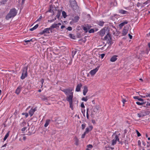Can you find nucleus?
Here are the masks:
<instances>
[{"mask_svg": "<svg viewBox=\"0 0 150 150\" xmlns=\"http://www.w3.org/2000/svg\"><path fill=\"white\" fill-rule=\"evenodd\" d=\"M39 26V25L38 24L36 25L33 28L30 29V30L31 31H33L34 30L36 29Z\"/></svg>", "mask_w": 150, "mask_h": 150, "instance_id": "nucleus-24", "label": "nucleus"}, {"mask_svg": "<svg viewBox=\"0 0 150 150\" xmlns=\"http://www.w3.org/2000/svg\"><path fill=\"white\" fill-rule=\"evenodd\" d=\"M62 91L66 95H68L70 94L67 98V100L68 99L69 97L71 96V98H73V89H69L68 88H65L63 89L62 90Z\"/></svg>", "mask_w": 150, "mask_h": 150, "instance_id": "nucleus-2", "label": "nucleus"}, {"mask_svg": "<svg viewBox=\"0 0 150 150\" xmlns=\"http://www.w3.org/2000/svg\"><path fill=\"white\" fill-rule=\"evenodd\" d=\"M82 86V84L81 83H79L77 85L76 88V92H79L81 91V88Z\"/></svg>", "mask_w": 150, "mask_h": 150, "instance_id": "nucleus-14", "label": "nucleus"}, {"mask_svg": "<svg viewBox=\"0 0 150 150\" xmlns=\"http://www.w3.org/2000/svg\"><path fill=\"white\" fill-rule=\"evenodd\" d=\"M86 124L84 123L81 125V128L82 129H84L86 127Z\"/></svg>", "mask_w": 150, "mask_h": 150, "instance_id": "nucleus-35", "label": "nucleus"}, {"mask_svg": "<svg viewBox=\"0 0 150 150\" xmlns=\"http://www.w3.org/2000/svg\"><path fill=\"white\" fill-rule=\"evenodd\" d=\"M17 13V11L16 8H14L11 9L6 16L5 18L8 20L10 18H13L16 16Z\"/></svg>", "mask_w": 150, "mask_h": 150, "instance_id": "nucleus-1", "label": "nucleus"}, {"mask_svg": "<svg viewBox=\"0 0 150 150\" xmlns=\"http://www.w3.org/2000/svg\"><path fill=\"white\" fill-rule=\"evenodd\" d=\"M138 145H140L141 144V142L140 140H139L138 142Z\"/></svg>", "mask_w": 150, "mask_h": 150, "instance_id": "nucleus-62", "label": "nucleus"}, {"mask_svg": "<svg viewBox=\"0 0 150 150\" xmlns=\"http://www.w3.org/2000/svg\"><path fill=\"white\" fill-rule=\"evenodd\" d=\"M105 23V22L102 21H97V23L100 26H103Z\"/></svg>", "mask_w": 150, "mask_h": 150, "instance_id": "nucleus-22", "label": "nucleus"}, {"mask_svg": "<svg viewBox=\"0 0 150 150\" xmlns=\"http://www.w3.org/2000/svg\"><path fill=\"white\" fill-rule=\"evenodd\" d=\"M81 108H85V106L84 105V103L83 102H82L81 103Z\"/></svg>", "mask_w": 150, "mask_h": 150, "instance_id": "nucleus-50", "label": "nucleus"}, {"mask_svg": "<svg viewBox=\"0 0 150 150\" xmlns=\"http://www.w3.org/2000/svg\"><path fill=\"white\" fill-rule=\"evenodd\" d=\"M128 23V21L127 20L123 22L122 23L119 25V27L120 29H121L123 26L127 24Z\"/></svg>", "mask_w": 150, "mask_h": 150, "instance_id": "nucleus-15", "label": "nucleus"}, {"mask_svg": "<svg viewBox=\"0 0 150 150\" xmlns=\"http://www.w3.org/2000/svg\"><path fill=\"white\" fill-rule=\"evenodd\" d=\"M145 96H146V97H150V93L148 94V93H146L145 94Z\"/></svg>", "mask_w": 150, "mask_h": 150, "instance_id": "nucleus-52", "label": "nucleus"}, {"mask_svg": "<svg viewBox=\"0 0 150 150\" xmlns=\"http://www.w3.org/2000/svg\"><path fill=\"white\" fill-rule=\"evenodd\" d=\"M26 124V122H25L24 121H23V122H22V123L21 124V126H23L25 125Z\"/></svg>", "mask_w": 150, "mask_h": 150, "instance_id": "nucleus-49", "label": "nucleus"}, {"mask_svg": "<svg viewBox=\"0 0 150 150\" xmlns=\"http://www.w3.org/2000/svg\"><path fill=\"white\" fill-rule=\"evenodd\" d=\"M49 34L50 33V29L48 28H45L44 30L42 31L40 33L41 35H42L44 33Z\"/></svg>", "mask_w": 150, "mask_h": 150, "instance_id": "nucleus-10", "label": "nucleus"}, {"mask_svg": "<svg viewBox=\"0 0 150 150\" xmlns=\"http://www.w3.org/2000/svg\"><path fill=\"white\" fill-rule=\"evenodd\" d=\"M26 129L27 127H24L22 129L21 131L23 132Z\"/></svg>", "mask_w": 150, "mask_h": 150, "instance_id": "nucleus-51", "label": "nucleus"}, {"mask_svg": "<svg viewBox=\"0 0 150 150\" xmlns=\"http://www.w3.org/2000/svg\"><path fill=\"white\" fill-rule=\"evenodd\" d=\"M67 29L69 31H71L72 30V28L70 26H69L68 27Z\"/></svg>", "mask_w": 150, "mask_h": 150, "instance_id": "nucleus-48", "label": "nucleus"}, {"mask_svg": "<svg viewBox=\"0 0 150 150\" xmlns=\"http://www.w3.org/2000/svg\"><path fill=\"white\" fill-rule=\"evenodd\" d=\"M89 33H92L95 32L94 30L93 29H91L88 31Z\"/></svg>", "mask_w": 150, "mask_h": 150, "instance_id": "nucleus-39", "label": "nucleus"}, {"mask_svg": "<svg viewBox=\"0 0 150 150\" xmlns=\"http://www.w3.org/2000/svg\"><path fill=\"white\" fill-rule=\"evenodd\" d=\"M104 40L108 41L109 43L111 42L112 39L110 36V35L109 33H107L106 36L104 37Z\"/></svg>", "mask_w": 150, "mask_h": 150, "instance_id": "nucleus-6", "label": "nucleus"}, {"mask_svg": "<svg viewBox=\"0 0 150 150\" xmlns=\"http://www.w3.org/2000/svg\"><path fill=\"white\" fill-rule=\"evenodd\" d=\"M146 105L147 106H150V103L148 102L146 103Z\"/></svg>", "mask_w": 150, "mask_h": 150, "instance_id": "nucleus-61", "label": "nucleus"}, {"mask_svg": "<svg viewBox=\"0 0 150 150\" xmlns=\"http://www.w3.org/2000/svg\"><path fill=\"white\" fill-rule=\"evenodd\" d=\"M142 4L138 2L137 4V6L138 7H139V6H141Z\"/></svg>", "mask_w": 150, "mask_h": 150, "instance_id": "nucleus-46", "label": "nucleus"}, {"mask_svg": "<svg viewBox=\"0 0 150 150\" xmlns=\"http://www.w3.org/2000/svg\"><path fill=\"white\" fill-rule=\"evenodd\" d=\"M87 97V96L83 97L81 99V100L85 102L87 101L88 99Z\"/></svg>", "mask_w": 150, "mask_h": 150, "instance_id": "nucleus-34", "label": "nucleus"}, {"mask_svg": "<svg viewBox=\"0 0 150 150\" xmlns=\"http://www.w3.org/2000/svg\"><path fill=\"white\" fill-rule=\"evenodd\" d=\"M50 120H46L45 124L44 125V126L45 127H47L48 125H49Z\"/></svg>", "mask_w": 150, "mask_h": 150, "instance_id": "nucleus-26", "label": "nucleus"}, {"mask_svg": "<svg viewBox=\"0 0 150 150\" xmlns=\"http://www.w3.org/2000/svg\"><path fill=\"white\" fill-rule=\"evenodd\" d=\"M143 4L144 6L148 4V5L150 4V0H147L145 2L143 3Z\"/></svg>", "mask_w": 150, "mask_h": 150, "instance_id": "nucleus-29", "label": "nucleus"}, {"mask_svg": "<svg viewBox=\"0 0 150 150\" xmlns=\"http://www.w3.org/2000/svg\"><path fill=\"white\" fill-rule=\"evenodd\" d=\"M62 15L64 18H65L67 16L66 13L64 11L62 12Z\"/></svg>", "mask_w": 150, "mask_h": 150, "instance_id": "nucleus-31", "label": "nucleus"}, {"mask_svg": "<svg viewBox=\"0 0 150 150\" xmlns=\"http://www.w3.org/2000/svg\"><path fill=\"white\" fill-rule=\"evenodd\" d=\"M117 56L115 55L113 56L110 58V61L112 62H115L117 59Z\"/></svg>", "mask_w": 150, "mask_h": 150, "instance_id": "nucleus-19", "label": "nucleus"}, {"mask_svg": "<svg viewBox=\"0 0 150 150\" xmlns=\"http://www.w3.org/2000/svg\"><path fill=\"white\" fill-rule=\"evenodd\" d=\"M61 24L60 23L56 24L54 23L52 25V27L53 28H56L57 27H59V26L61 25Z\"/></svg>", "mask_w": 150, "mask_h": 150, "instance_id": "nucleus-21", "label": "nucleus"}, {"mask_svg": "<svg viewBox=\"0 0 150 150\" xmlns=\"http://www.w3.org/2000/svg\"><path fill=\"white\" fill-rule=\"evenodd\" d=\"M88 91V88L86 86H85L83 87V94L84 96H85Z\"/></svg>", "mask_w": 150, "mask_h": 150, "instance_id": "nucleus-18", "label": "nucleus"}, {"mask_svg": "<svg viewBox=\"0 0 150 150\" xmlns=\"http://www.w3.org/2000/svg\"><path fill=\"white\" fill-rule=\"evenodd\" d=\"M36 110V108H35L33 109L32 108L29 111V114L30 115V117H31L33 115L34 112Z\"/></svg>", "mask_w": 150, "mask_h": 150, "instance_id": "nucleus-12", "label": "nucleus"}, {"mask_svg": "<svg viewBox=\"0 0 150 150\" xmlns=\"http://www.w3.org/2000/svg\"><path fill=\"white\" fill-rule=\"evenodd\" d=\"M9 131H8L6 134V135H5V137H4V141H5L6 139H7L9 135Z\"/></svg>", "mask_w": 150, "mask_h": 150, "instance_id": "nucleus-28", "label": "nucleus"}, {"mask_svg": "<svg viewBox=\"0 0 150 150\" xmlns=\"http://www.w3.org/2000/svg\"><path fill=\"white\" fill-rule=\"evenodd\" d=\"M105 55V54H101V59H103Z\"/></svg>", "mask_w": 150, "mask_h": 150, "instance_id": "nucleus-54", "label": "nucleus"}, {"mask_svg": "<svg viewBox=\"0 0 150 150\" xmlns=\"http://www.w3.org/2000/svg\"><path fill=\"white\" fill-rule=\"evenodd\" d=\"M147 36H150V32L147 34Z\"/></svg>", "mask_w": 150, "mask_h": 150, "instance_id": "nucleus-64", "label": "nucleus"}, {"mask_svg": "<svg viewBox=\"0 0 150 150\" xmlns=\"http://www.w3.org/2000/svg\"><path fill=\"white\" fill-rule=\"evenodd\" d=\"M67 100L69 103L70 108H71V110H73V98H71V96H70L68 99H67Z\"/></svg>", "mask_w": 150, "mask_h": 150, "instance_id": "nucleus-7", "label": "nucleus"}, {"mask_svg": "<svg viewBox=\"0 0 150 150\" xmlns=\"http://www.w3.org/2000/svg\"><path fill=\"white\" fill-rule=\"evenodd\" d=\"M136 132L137 135V136L139 137L141 136V134L138 131V130H136Z\"/></svg>", "mask_w": 150, "mask_h": 150, "instance_id": "nucleus-43", "label": "nucleus"}, {"mask_svg": "<svg viewBox=\"0 0 150 150\" xmlns=\"http://www.w3.org/2000/svg\"><path fill=\"white\" fill-rule=\"evenodd\" d=\"M76 52H77V51L76 50H74L72 51V53H71V56L73 58L74 57V56L76 54Z\"/></svg>", "mask_w": 150, "mask_h": 150, "instance_id": "nucleus-30", "label": "nucleus"}, {"mask_svg": "<svg viewBox=\"0 0 150 150\" xmlns=\"http://www.w3.org/2000/svg\"><path fill=\"white\" fill-rule=\"evenodd\" d=\"M24 41L25 42H26V43L30 42V41H29V40H25Z\"/></svg>", "mask_w": 150, "mask_h": 150, "instance_id": "nucleus-57", "label": "nucleus"}, {"mask_svg": "<svg viewBox=\"0 0 150 150\" xmlns=\"http://www.w3.org/2000/svg\"><path fill=\"white\" fill-rule=\"evenodd\" d=\"M40 81H41V84H42V85H41V88H42L43 86V83L44 82V79H41Z\"/></svg>", "mask_w": 150, "mask_h": 150, "instance_id": "nucleus-42", "label": "nucleus"}, {"mask_svg": "<svg viewBox=\"0 0 150 150\" xmlns=\"http://www.w3.org/2000/svg\"><path fill=\"white\" fill-rule=\"evenodd\" d=\"M128 36L129 37V38L130 39H132V36L130 35L129 34H128Z\"/></svg>", "mask_w": 150, "mask_h": 150, "instance_id": "nucleus-55", "label": "nucleus"}, {"mask_svg": "<svg viewBox=\"0 0 150 150\" xmlns=\"http://www.w3.org/2000/svg\"><path fill=\"white\" fill-rule=\"evenodd\" d=\"M53 28H52V25L49 28H49L50 29V31H51V32H52V29Z\"/></svg>", "mask_w": 150, "mask_h": 150, "instance_id": "nucleus-53", "label": "nucleus"}, {"mask_svg": "<svg viewBox=\"0 0 150 150\" xmlns=\"http://www.w3.org/2000/svg\"><path fill=\"white\" fill-rule=\"evenodd\" d=\"M79 18L78 16H76L74 17V20L76 22H77L79 21Z\"/></svg>", "mask_w": 150, "mask_h": 150, "instance_id": "nucleus-33", "label": "nucleus"}, {"mask_svg": "<svg viewBox=\"0 0 150 150\" xmlns=\"http://www.w3.org/2000/svg\"><path fill=\"white\" fill-rule=\"evenodd\" d=\"M61 14V13L60 11H58V13L56 15V17L58 18H59Z\"/></svg>", "mask_w": 150, "mask_h": 150, "instance_id": "nucleus-36", "label": "nucleus"}, {"mask_svg": "<svg viewBox=\"0 0 150 150\" xmlns=\"http://www.w3.org/2000/svg\"><path fill=\"white\" fill-rule=\"evenodd\" d=\"M81 26L86 33H87L88 30L91 27V26L88 24H85L84 25H82Z\"/></svg>", "mask_w": 150, "mask_h": 150, "instance_id": "nucleus-5", "label": "nucleus"}, {"mask_svg": "<svg viewBox=\"0 0 150 150\" xmlns=\"http://www.w3.org/2000/svg\"><path fill=\"white\" fill-rule=\"evenodd\" d=\"M136 103L139 105H142L144 104H145V103H144V102L140 103L139 102H136Z\"/></svg>", "mask_w": 150, "mask_h": 150, "instance_id": "nucleus-32", "label": "nucleus"}, {"mask_svg": "<svg viewBox=\"0 0 150 150\" xmlns=\"http://www.w3.org/2000/svg\"><path fill=\"white\" fill-rule=\"evenodd\" d=\"M122 102L123 103V104H125V103L127 101L125 99L122 98Z\"/></svg>", "mask_w": 150, "mask_h": 150, "instance_id": "nucleus-47", "label": "nucleus"}, {"mask_svg": "<svg viewBox=\"0 0 150 150\" xmlns=\"http://www.w3.org/2000/svg\"><path fill=\"white\" fill-rule=\"evenodd\" d=\"M6 144H4L3 146H2V147H5L6 146Z\"/></svg>", "mask_w": 150, "mask_h": 150, "instance_id": "nucleus-63", "label": "nucleus"}, {"mask_svg": "<svg viewBox=\"0 0 150 150\" xmlns=\"http://www.w3.org/2000/svg\"><path fill=\"white\" fill-rule=\"evenodd\" d=\"M118 135H117V134L115 135V139H113L112 141V144L113 145H114L115 144L117 141L119 142V139L118 137Z\"/></svg>", "mask_w": 150, "mask_h": 150, "instance_id": "nucleus-8", "label": "nucleus"}, {"mask_svg": "<svg viewBox=\"0 0 150 150\" xmlns=\"http://www.w3.org/2000/svg\"><path fill=\"white\" fill-rule=\"evenodd\" d=\"M133 98L134 99H137L140 101H142L144 100L142 98H139V97L138 96H135L133 97Z\"/></svg>", "mask_w": 150, "mask_h": 150, "instance_id": "nucleus-25", "label": "nucleus"}, {"mask_svg": "<svg viewBox=\"0 0 150 150\" xmlns=\"http://www.w3.org/2000/svg\"><path fill=\"white\" fill-rule=\"evenodd\" d=\"M89 110V109L88 108L86 110V117L87 119H89V115L88 114V111Z\"/></svg>", "mask_w": 150, "mask_h": 150, "instance_id": "nucleus-37", "label": "nucleus"}, {"mask_svg": "<svg viewBox=\"0 0 150 150\" xmlns=\"http://www.w3.org/2000/svg\"><path fill=\"white\" fill-rule=\"evenodd\" d=\"M22 115H25L26 118H27L28 117V113L25 112V113H23L22 114Z\"/></svg>", "mask_w": 150, "mask_h": 150, "instance_id": "nucleus-38", "label": "nucleus"}, {"mask_svg": "<svg viewBox=\"0 0 150 150\" xmlns=\"http://www.w3.org/2000/svg\"><path fill=\"white\" fill-rule=\"evenodd\" d=\"M87 147L88 149H92L93 147V146L91 144H88L87 146Z\"/></svg>", "mask_w": 150, "mask_h": 150, "instance_id": "nucleus-41", "label": "nucleus"}, {"mask_svg": "<svg viewBox=\"0 0 150 150\" xmlns=\"http://www.w3.org/2000/svg\"><path fill=\"white\" fill-rule=\"evenodd\" d=\"M54 21V20H53V19H52V20H48V21L49 22H50V23H51L53 21Z\"/></svg>", "mask_w": 150, "mask_h": 150, "instance_id": "nucleus-56", "label": "nucleus"}, {"mask_svg": "<svg viewBox=\"0 0 150 150\" xmlns=\"http://www.w3.org/2000/svg\"><path fill=\"white\" fill-rule=\"evenodd\" d=\"M128 31V30L125 29V27L122 30V34L123 35H125L127 33Z\"/></svg>", "mask_w": 150, "mask_h": 150, "instance_id": "nucleus-23", "label": "nucleus"}, {"mask_svg": "<svg viewBox=\"0 0 150 150\" xmlns=\"http://www.w3.org/2000/svg\"><path fill=\"white\" fill-rule=\"evenodd\" d=\"M53 7H52V6H50V9L48 11V12H49L52 13V12H53V9H52Z\"/></svg>", "mask_w": 150, "mask_h": 150, "instance_id": "nucleus-40", "label": "nucleus"}, {"mask_svg": "<svg viewBox=\"0 0 150 150\" xmlns=\"http://www.w3.org/2000/svg\"><path fill=\"white\" fill-rule=\"evenodd\" d=\"M93 127L92 125H91L87 127L86 129V131L85 132L86 134L88 133L90 131H91L93 129Z\"/></svg>", "mask_w": 150, "mask_h": 150, "instance_id": "nucleus-17", "label": "nucleus"}, {"mask_svg": "<svg viewBox=\"0 0 150 150\" xmlns=\"http://www.w3.org/2000/svg\"><path fill=\"white\" fill-rule=\"evenodd\" d=\"M118 11L119 13L122 14H127L128 13L127 11L122 9H120L118 10Z\"/></svg>", "mask_w": 150, "mask_h": 150, "instance_id": "nucleus-20", "label": "nucleus"}, {"mask_svg": "<svg viewBox=\"0 0 150 150\" xmlns=\"http://www.w3.org/2000/svg\"><path fill=\"white\" fill-rule=\"evenodd\" d=\"M140 97L141 98H145L146 97V96H142V95H140Z\"/></svg>", "mask_w": 150, "mask_h": 150, "instance_id": "nucleus-60", "label": "nucleus"}, {"mask_svg": "<svg viewBox=\"0 0 150 150\" xmlns=\"http://www.w3.org/2000/svg\"><path fill=\"white\" fill-rule=\"evenodd\" d=\"M98 70V68L97 67L96 68L91 70L89 72V73L91 76L94 75Z\"/></svg>", "mask_w": 150, "mask_h": 150, "instance_id": "nucleus-13", "label": "nucleus"}, {"mask_svg": "<svg viewBox=\"0 0 150 150\" xmlns=\"http://www.w3.org/2000/svg\"><path fill=\"white\" fill-rule=\"evenodd\" d=\"M70 4L71 7L74 11L78 8L77 3L75 0H70Z\"/></svg>", "mask_w": 150, "mask_h": 150, "instance_id": "nucleus-4", "label": "nucleus"}, {"mask_svg": "<svg viewBox=\"0 0 150 150\" xmlns=\"http://www.w3.org/2000/svg\"><path fill=\"white\" fill-rule=\"evenodd\" d=\"M74 140L75 142V144L76 145H78L79 144V141L77 138L76 137H75L74 138Z\"/></svg>", "mask_w": 150, "mask_h": 150, "instance_id": "nucleus-27", "label": "nucleus"}, {"mask_svg": "<svg viewBox=\"0 0 150 150\" xmlns=\"http://www.w3.org/2000/svg\"><path fill=\"white\" fill-rule=\"evenodd\" d=\"M87 134L85 132H84V133L82 135L81 138L82 139H83L85 137V136L86 134Z\"/></svg>", "mask_w": 150, "mask_h": 150, "instance_id": "nucleus-45", "label": "nucleus"}, {"mask_svg": "<svg viewBox=\"0 0 150 150\" xmlns=\"http://www.w3.org/2000/svg\"><path fill=\"white\" fill-rule=\"evenodd\" d=\"M28 66H24L23 67L22 69V73L21 79L23 80L28 76Z\"/></svg>", "mask_w": 150, "mask_h": 150, "instance_id": "nucleus-3", "label": "nucleus"}, {"mask_svg": "<svg viewBox=\"0 0 150 150\" xmlns=\"http://www.w3.org/2000/svg\"><path fill=\"white\" fill-rule=\"evenodd\" d=\"M69 36H70V37L73 39H75V36H72V34H69Z\"/></svg>", "mask_w": 150, "mask_h": 150, "instance_id": "nucleus-44", "label": "nucleus"}, {"mask_svg": "<svg viewBox=\"0 0 150 150\" xmlns=\"http://www.w3.org/2000/svg\"><path fill=\"white\" fill-rule=\"evenodd\" d=\"M14 114L15 115H17V111L16 110L15 112H14Z\"/></svg>", "mask_w": 150, "mask_h": 150, "instance_id": "nucleus-58", "label": "nucleus"}, {"mask_svg": "<svg viewBox=\"0 0 150 150\" xmlns=\"http://www.w3.org/2000/svg\"><path fill=\"white\" fill-rule=\"evenodd\" d=\"M65 27V26L64 25H62L61 26V29H63V28H64Z\"/></svg>", "mask_w": 150, "mask_h": 150, "instance_id": "nucleus-59", "label": "nucleus"}, {"mask_svg": "<svg viewBox=\"0 0 150 150\" xmlns=\"http://www.w3.org/2000/svg\"><path fill=\"white\" fill-rule=\"evenodd\" d=\"M105 30L104 28H103L98 32V33H99L100 35L102 37L105 34Z\"/></svg>", "mask_w": 150, "mask_h": 150, "instance_id": "nucleus-11", "label": "nucleus"}, {"mask_svg": "<svg viewBox=\"0 0 150 150\" xmlns=\"http://www.w3.org/2000/svg\"><path fill=\"white\" fill-rule=\"evenodd\" d=\"M137 116L139 117H141L145 116L146 113L145 112H140L137 113Z\"/></svg>", "mask_w": 150, "mask_h": 150, "instance_id": "nucleus-16", "label": "nucleus"}, {"mask_svg": "<svg viewBox=\"0 0 150 150\" xmlns=\"http://www.w3.org/2000/svg\"><path fill=\"white\" fill-rule=\"evenodd\" d=\"M23 87L21 86H18L16 90L15 93L17 95H18L21 91Z\"/></svg>", "mask_w": 150, "mask_h": 150, "instance_id": "nucleus-9", "label": "nucleus"}]
</instances>
